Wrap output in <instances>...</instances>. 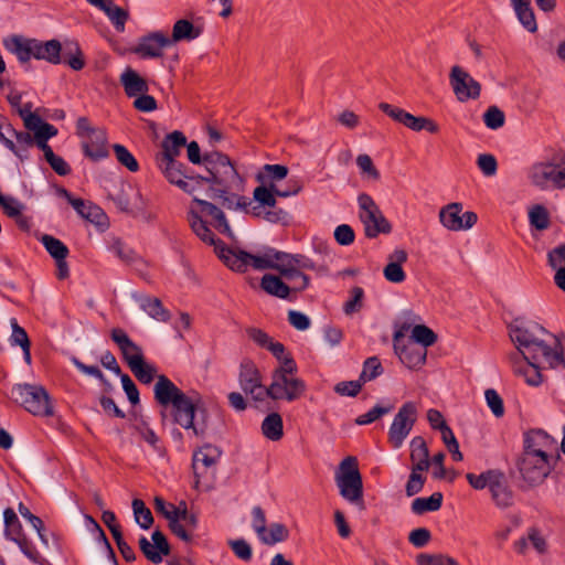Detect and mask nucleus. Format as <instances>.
<instances>
[{
    "mask_svg": "<svg viewBox=\"0 0 565 565\" xmlns=\"http://www.w3.org/2000/svg\"><path fill=\"white\" fill-rule=\"evenodd\" d=\"M156 403L161 407L162 424L168 415L171 422L194 436L203 438L209 427V412L198 392L191 395L180 390L168 376L159 375L153 387Z\"/></svg>",
    "mask_w": 565,
    "mask_h": 565,
    "instance_id": "nucleus-1",
    "label": "nucleus"
},
{
    "mask_svg": "<svg viewBox=\"0 0 565 565\" xmlns=\"http://www.w3.org/2000/svg\"><path fill=\"white\" fill-rule=\"evenodd\" d=\"M186 220L193 233L205 244L213 246L217 257L231 270L235 271L238 265L236 259L247 253L241 248L227 246L221 238H217L210 228L213 227L220 234L234 238V232L228 223L225 213L214 203L193 196L192 204L188 211Z\"/></svg>",
    "mask_w": 565,
    "mask_h": 565,
    "instance_id": "nucleus-2",
    "label": "nucleus"
},
{
    "mask_svg": "<svg viewBox=\"0 0 565 565\" xmlns=\"http://www.w3.org/2000/svg\"><path fill=\"white\" fill-rule=\"evenodd\" d=\"M509 334L512 342L516 345L520 354L525 361L543 359L551 369L565 370V352L558 339L554 340V345L545 343L540 335L547 331L540 323L525 321L523 318H515L509 326Z\"/></svg>",
    "mask_w": 565,
    "mask_h": 565,
    "instance_id": "nucleus-3",
    "label": "nucleus"
},
{
    "mask_svg": "<svg viewBox=\"0 0 565 565\" xmlns=\"http://www.w3.org/2000/svg\"><path fill=\"white\" fill-rule=\"evenodd\" d=\"M245 180L237 172L234 162H230L217 173L212 175L211 185L206 188V196L211 200H220L223 207L227 210H244L250 202L238 192L244 190Z\"/></svg>",
    "mask_w": 565,
    "mask_h": 565,
    "instance_id": "nucleus-4",
    "label": "nucleus"
},
{
    "mask_svg": "<svg viewBox=\"0 0 565 565\" xmlns=\"http://www.w3.org/2000/svg\"><path fill=\"white\" fill-rule=\"evenodd\" d=\"M279 363L280 365L271 372V383L266 394L273 401L299 399L305 394L307 385L303 380L295 377L298 366L294 356L288 352Z\"/></svg>",
    "mask_w": 565,
    "mask_h": 565,
    "instance_id": "nucleus-5",
    "label": "nucleus"
},
{
    "mask_svg": "<svg viewBox=\"0 0 565 565\" xmlns=\"http://www.w3.org/2000/svg\"><path fill=\"white\" fill-rule=\"evenodd\" d=\"M243 257L236 259L237 266L236 273H246L248 267H253L257 270L274 269L287 280L303 279V285H296L291 288L295 292H301L306 290L310 285V277L302 270L294 266L289 262L275 260L274 256H267V247L265 248L264 255H254L252 253H243Z\"/></svg>",
    "mask_w": 565,
    "mask_h": 565,
    "instance_id": "nucleus-6",
    "label": "nucleus"
},
{
    "mask_svg": "<svg viewBox=\"0 0 565 565\" xmlns=\"http://www.w3.org/2000/svg\"><path fill=\"white\" fill-rule=\"evenodd\" d=\"M11 399L34 416H53L51 396L43 385L19 383L11 388Z\"/></svg>",
    "mask_w": 565,
    "mask_h": 565,
    "instance_id": "nucleus-7",
    "label": "nucleus"
},
{
    "mask_svg": "<svg viewBox=\"0 0 565 565\" xmlns=\"http://www.w3.org/2000/svg\"><path fill=\"white\" fill-rule=\"evenodd\" d=\"M340 495L350 503L363 504V479L356 457H345L335 471Z\"/></svg>",
    "mask_w": 565,
    "mask_h": 565,
    "instance_id": "nucleus-8",
    "label": "nucleus"
},
{
    "mask_svg": "<svg viewBox=\"0 0 565 565\" xmlns=\"http://www.w3.org/2000/svg\"><path fill=\"white\" fill-rule=\"evenodd\" d=\"M3 519L6 539L14 542L23 555L32 563L39 565L49 564L47 559L39 553L34 544L24 534L22 524L12 508H7L3 511Z\"/></svg>",
    "mask_w": 565,
    "mask_h": 565,
    "instance_id": "nucleus-9",
    "label": "nucleus"
},
{
    "mask_svg": "<svg viewBox=\"0 0 565 565\" xmlns=\"http://www.w3.org/2000/svg\"><path fill=\"white\" fill-rule=\"evenodd\" d=\"M360 207L359 217L364 225L365 236L375 238L380 234H390L392 225L381 212L374 200L367 193L358 196Z\"/></svg>",
    "mask_w": 565,
    "mask_h": 565,
    "instance_id": "nucleus-10",
    "label": "nucleus"
},
{
    "mask_svg": "<svg viewBox=\"0 0 565 565\" xmlns=\"http://www.w3.org/2000/svg\"><path fill=\"white\" fill-rule=\"evenodd\" d=\"M516 467L522 479L531 487L541 484L552 470L547 452L522 451Z\"/></svg>",
    "mask_w": 565,
    "mask_h": 565,
    "instance_id": "nucleus-11",
    "label": "nucleus"
},
{
    "mask_svg": "<svg viewBox=\"0 0 565 565\" xmlns=\"http://www.w3.org/2000/svg\"><path fill=\"white\" fill-rule=\"evenodd\" d=\"M164 178L171 184L177 185L184 193L193 195L196 191L211 185L212 175L206 172L205 175L196 173L192 168L179 162L171 170L163 173Z\"/></svg>",
    "mask_w": 565,
    "mask_h": 565,
    "instance_id": "nucleus-12",
    "label": "nucleus"
},
{
    "mask_svg": "<svg viewBox=\"0 0 565 565\" xmlns=\"http://www.w3.org/2000/svg\"><path fill=\"white\" fill-rule=\"evenodd\" d=\"M238 383L242 391L252 396L255 402H264L269 398L268 386L263 384V376L256 363L248 358L241 361L238 372Z\"/></svg>",
    "mask_w": 565,
    "mask_h": 565,
    "instance_id": "nucleus-13",
    "label": "nucleus"
},
{
    "mask_svg": "<svg viewBox=\"0 0 565 565\" xmlns=\"http://www.w3.org/2000/svg\"><path fill=\"white\" fill-rule=\"evenodd\" d=\"M417 418V407L414 402H406L395 415L388 430V441L393 448H399L408 436Z\"/></svg>",
    "mask_w": 565,
    "mask_h": 565,
    "instance_id": "nucleus-14",
    "label": "nucleus"
},
{
    "mask_svg": "<svg viewBox=\"0 0 565 565\" xmlns=\"http://www.w3.org/2000/svg\"><path fill=\"white\" fill-rule=\"evenodd\" d=\"M185 145L186 137L179 130H174L163 138L161 151L154 157L156 164L162 174L180 162L177 158Z\"/></svg>",
    "mask_w": 565,
    "mask_h": 565,
    "instance_id": "nucleus-15",
    "label": "nucleus"
},
{
    "mask_svg": "<svg viewBox=\"0 0 565 565\" xmlns=\"http://www.w3.org/2000/svg\"><path fill=\"white\" fill-rule=\"evenodd\" d=\"M379 108L393 120L403 124L405 127L414 131L427 130L430 134H437L439 131V126L430 118L423 116L416 117L411 113L387 103H381Z\"/></svg>",
    "mask_w": 565,
    "mask_h": 565,
    "instance_id": "nucleus-16",
    "label": "nucleus"
},
{
    "mask_svg": "<svg viewBox=\"0 0 565 565\" xmlns=\"http://www.w3.org/2000/svg\"><path fill=\"white\" fill-rule=\"evenodd\" d=\"M451 88L459 102L477 99L481 94V85L462 67L455 65L449 74Z\"/></svg>",
    "mask_w": 565,
    "mask_h": 565,
    "instance_id": "nucleus-17",
    "label": "nucleus"
},
{
    "mask_svg": "<svg viewBox=\"0 0 565 565\" xmlns=\"http://www.w3.org/2000/svg\"><path fill=\"white\" fill-rule=\"evenodd\" d=\"M462 204L449 203L439 211L440 223L450 231H462L471 228L478 221L477 213L467 211L462 213Z\"/></svg>",
    "mask_w": 565,
    "mask_h": 565,
    "instance_id": "nucleus-18",
    "label": "nucleus"
},
{
    "mask_svg": "<svg viewBox=\"0 0 565 565\" xmlns=\"http://www.w3.org/2000/svg\"><path fill=\"white\" fill-rule=\"evenodd\" d=\"M188 149V159L193 164H203L205 171L211 175L217 173L226 164L232 162L231 158L221 151H205L201 153L200 146L196 141L185 145Z\"/></svg>",
    "mask_w": 565,
    "mask_h": 565,
    "instance_id": "nucleus-19",
    "label": "nucleus"
},
{
    "mask_svg": "<svg viewBox=\"0 0 565 565\" xmlns=\"http://www.w3.org/2000/svg\"><path fill=\"white\" fill-rule=\"evenodd\" d=\"M117 209L134 217L146 216V202L139 189L128 184L111 196Z\"/></svg>",
    "mask_w": 565,
    "mask_h": 565,
    "instance_id": "nucleus-20",
    "label": "nucleus"
},
{
    "mask_svg": "<svg viewBox=\"0 0 565 565\" xmlns=\"http://www.w3.org/2000/svg\"><path fill=\"white\" fill-rule=\"evenodd\" d=\"M170 45L172 41H169V36L161 31H154L142 35L130 52L141 58H158L163 56L162 50Z\"/></svg>",
    "mask_w": 565,
    "mask_h": 565,
    "instance_id": "nucleus-21",
    "label": "nucleus"
},
{
    "mask_svg": "<svg viewBox=\"0 0 565 565\" xmlns=\"http://www.w3.org/2000/svg\"><path fill=\"white\" fill-rule=\"evenodd\" d=\"M152 543L146 537L139 539V548L145 557L153 564H160L163 556L171 553V546L167 536L160 531L156 530L151 534Z\"/></svg>",
    "mask_w": 565,
    "mask_h": 565,
    "instance_id": "nucleus-22",
    "label": "nucleus"
},
{
    "mask_svg": "<svg viewBox=\"0 0 565 565\" xmlns=\"http://www.w3.org/2000/svg\"><path fill=\"white\" fill-rule=\"evenodd\" d=\"M35 41L36 39L12 34L3 39V46L17 56L20 64L26 65L31 57L35 58Z\"/></svg>",
    "mask_w": 565,
    "mask_h": 565,
    "instance_id": "nucleus-23",
    "label": "nucleus"
},
{
    "mask_svg": "<svg viewBox=\"0 0 565 565\" xmlns=\"http://www.w3.org/2000/svg\"><path fill=\"white\" fill-rule=\"evenodd\" d=\"M267 256H274L275 260L289 262L297 268L315 270L320 276H326L329 268L326 264H316L311 258L302 254H289L286 252L277 250L273 247H267Z\"/></svg>",
    "mask_w": 565,
    "mask_h": 565,
    "instance_id": "nucleus-24",
    "label": "nucleus"
},
{
    "mask_svg": "<svg viewBox=\"0 0 565 565\" xmlns=\"http://www.w3.org/2000/svg\"><path fill=\"white\" fill-rule=\"evenodd\" d=\"M81 147L83 154L93 162H98L109 157L105 129L100 128L87 138H83Z\"/></svg>",
    "mask_w": 565,
    "mask_h": 565,
    "instance_id": "nucleus-25",
    "label": "nucleus"
},
{
    "mask_svg": "<svg viewBox=\"0 0 565 565\" xmlns=\"http://www.w3.org/2000/svg\"><path fill=\"white\" fill-rule=\"evenodd\" d=\"M399 361L409 370H418L426 363L427 350L413 342H407L394 349Z\"/></svg>",
    "mask_w": 565,
    "mask_h": 565,
    "instance_id": "nucleus-26",
    "label": "nucleus"
},
{
    "mask_svg": "<svg viewBox=\"0 0 565 565\" xmlns=\"http://www.w3.org/2000/svg\"><path fill=\"white\" fill-rule=\"evenodd\" d=\"M204 31V23L199 19L195 23L188 19L177 20L172 28L171 38L169 41L173 43L182 41H193L198 39Z\"/></svg>",
    "mask_w": 565,
    "mask_h": 565,
    "instance_id": "nucleus-27",
    "label": "nucleus"
},
{
    "mask_svg": "<svg viewBox=\"0 0 565 565\" xmlns=\"http://www.w3.org/2000/svg\"><path fill=\"white\" fill-rule=\"evenodd\" d=\"M110 339L117 344L119 348L122 359L126 361L129 366V361L135 358L145 359L142 349L135 343L127 332L121 328H114L110 331Z\"/></svg>",
    "mask_w": 565,
    "mask_h": 565,
    "instance_id": "nucleus-28",
    "label": "nucleus"
},
{
    "mask_svg": "<svg viewBox=\"0 0 565 565\" xmlns=\"http://www.w3.org/2000/svg\"><path fill=\"white\" fill-rule=\"evenodd\" d=\"M407 257L405 249H395L388 255V263L383 269V275L387 281L401 284L406 279L403 264L407 262Z\"/></svg>",
    "mask_w": 565,
    "mask_h": 565,
    "instance_id": "nucleus-29",
    "label": "nucleus"
},
{
    "mask_svg": "<svg viewBox=\"0 0 565 565\" xmlns=\"http://www.w3.org/2000/svg\"><path fill=\"white\" fill-rule=\"evenodd\" d=\"M554 444V438L540 428L530 429L523 435V451L546 452Z\"/></svg>",
    "mask_w": 565,
    "mask_h": 565,
    "instance_id": "nucleus-30",
    "label": "nucleus"
},
{
    "mask_svg": "<svg viewBox=\"0 0 565 565\" xmlns=\"http://www.w3.org/2000/svg\"><path fill=\"white\" fill-rule=\"evenodd\" d=\"M134 298L152 319L161 322H168L171 319L170 311L163 307L159 298L149 295H135Z\"/></svg>",
    "mask_w": 565,
    "mask_h": 565,
    "instance_id": "nucleus-31",
    "label": "nucleus"
},
{
    "mask_svg": "<svg viewBox=\"0 0 565 565\" xmlns=\"http://www.w3.org/2000/svg\"><path fill=\"white\" fill-rule=\"evenodd\" d=\"M490 492L498 508L507 509L513 504V491L510 489L502 471H500V477L491 482Z\"/></svg>",
    "mask_w": 565,
    "mask_h": 565,
    "instance_id": "nucleus-32",
    "label": "nucleus"
},
{
    "mask_svg": "<svg viewBox=\"0 0 565 565\" xmlns=\"http://www.w3.org/2000/svg\"><path fill=\"white\" fill-rule=\"evenodd\" d=\"M120 84L128 97H137L141 93H148L147 81L131 67H127L120 75Z\"/></svg>",
    "mask_w": 565,
    "mask_h": 565,
    "instance_id": "nucleus-33",
    "label": "nucleus"
},
{
    "mask_svg": "<svg viewBox=\"0 0 565 565\" xmlns=\"http://www.w3.org/2000/svg\"><path fill=\"white\" fill-rule=\"evenodd\" d=\"M35 60H44L53 65L62 63V43L52 39L50 41H35Z\"/></svg>",
    "mask_w": 565,
    "mask_h": 565,
    "instance_id": "nucleus-34",
    "label": "nucleus"
},
{
    "mask_svg": "<svg viewBox=\"0 0 565 565\" xmlns=\"http://www.w3.org/2000/svg\"><path fill=\"white\" fill-rule=\"evenodd\" d=\"M411 460L414 470L427 471L429 469V450L422 436H415L411 441Z\"/></svg>",
    "mask_w": 565,
    "mask_h": 565,
    "instance_id": "nucleus-35",
    "label": "nucleus"
},
{
    "mask_svg": "<svg viewBox=\"0 0 565 565\" xmlns=\"http://www.w3.org/2000/svg\"><path fill=\"white\" fill-rule=\"evenodd\" d=\"M555 174L556 167L554 164L553 158L551 162H541L534 164L530 171L529 178L534 185L541 189H545L548 182L554 183V179H556Z\"/></svg>",
    "mask_w": 565,
    "mask_h": 565,
    "instance_id": "nucleus-36",
    "label": "nucleus"
},
{
    "mask_svg": "<svg viewBox=\"0 0 565 565\" xmlns=\"http://www.w3.org/2000/svg\"><path fill=\"white\" fill-rule=\"evenodd\" d=\"M260 288L268 295L289 299L291 288L281 279V276L265 274L260 280Z\"/></svg>",
    "mask_w": 565,
    "mask_h": 565,
    "instance_id": "nucleus-37",
    "label": "nucleus"
},
{
    "mask_svg": "<svg viewBox=\"0 0 565 565\" xmlns=\"http://www.w3.org/2000/svg\"><path fill=\"white\" fill-rule=\"evenodd\" d=\"M62 63L73 71H81L85 67V57L76 41H65L64 46L62 45Z\"/></svg>",
    "mask_w": 565,
    "mask_h": 565,
    "instance_id": "nucleus-38",
    "label": "nucleus"
},
{
    "mask_svg": "<svg viewBox=\"0 0 565 565\" xmlns=\"http://www.w3.org/2000/svg\"><path fill=\"white\" fill-rule=\"evenodd\" d=\"M262 433L271 441L280 440L284 436V422L280 414H268L262 423Z\"/></svg>",
    "mask_w": 565,
    "mask_h": 565,
    "instance_id": "nucleus-39",
    "label": "nucleus"
},
{
    "mask_svg": "<svg viewBox=\"0 0 565 565\" xmlns=\"http://www.w3.org/2000/svg\"><path fill=\"white\" fill-rule=\"evenodd\" d=\"M516 18L522 26L530 33L537 31V23L533 8L530 0H522L513 6Z\"/></svg>",
    "mask_w": 565,
    "mask_h": 565,
    "instance_id": "nucleus-40",
    "label": "nucleus"
},
{
    "mask_svg": "<svg viewBox=\"0 0 565 565\" xmlns=\"http://www.w3.org/2000/svg\"><path fill=\"white\" fill-rule=\"evenodd\" d=\"M289 169L284 164H265L256 174L255 179L259 183L275 184V181L284 180L288 175Z\"/></svg>",
    "mask_w": 565,
    "mask_h": 565,
    "instance_id": "nucleus-41",
    "label": "nucleus"
},
{
    "mask_svg": "<svg viewBox=\"0 0 565 565\" xmlns=\"http://www.w3.org/2000/svg\"><path fill=\"white\" fill-rule=\"evenodd\" d=\"M443 498L441 492H434L428 498H416L411 505L412 512L422 515L427 512L438 511L441 508Z\"/></svg>",
    "mask_w": 565,
    "mask_h": 565,
    "instance_id": "nucleus-42",
    "label": "nucleus"
},
{
    "mask_svg": "<svg viewBox=\"0 0 565 565\" xmlns=\"http://www.w3.org/2000/svg\"><path fill=\"white\" fill-rule=\"evenodd\" d=\"M541 363H545L543 359L526 361L525 366H514V373L524 376L525 382L531 386H539L543 382L541 374Z\"/></svg>",
    "mask_w": 565,
    "mask_h": 565,
    "instance_id": "nucleus-43",
    "label": "nucleus"
},
{
    "mask_svg": "<svg viewBox=\"0 0 565 565\" xmlns=\"http://www.w3.org/2000/svg\"><path fill=\"white\" fill-rule=\"evenodd\" d=\"M129 369L137 380L143 384H150L156 375V369L148 364L145 359H132L129 361Z\"/></svg>",
    "mask_w": 565,
    "mask_h": 565,
    "instance_id": "nucleus-44",
    "label": "nucleus"
},
{
    "mask_svg": "<svg viewBox=\"0 0 565 565\" xmlns=\"http://www.w3.org/2000/svg\"><path fill=\"white\" fill-rule=\"evenodd\" d=\"M409 342L415 343L418 347H424L427 350L428 347H431L437 341V334L425 324H416L412 329Z\"/></svg>",
    "mask_w": 565,
    "mask_h": 565,
    "instance_id": "nucleus-45",
    "label": "nucleus"
},
{
    "mask_svg": "<svg viewBox=\"0 0 565 565\" xmlns=\"http://www.w3.org/2000/svg\"><path fill=\"white\" fill-rule=\"evenodd\" d=\"M289 537V530L282 523H271L266 529L265 534L259 536V540L266 545H275L280 542L287 541Z\"/></svg>",
    "mask_w": 565,
    "mask_h": 565,
    "instance_id": "nucleus-46",
    "label": "nucleus"
},
{
    "mask_svg": "<svg viewBox=\"0 0 565 565\" xmlns=\"http://www.w3.org/2000/svg\"><path fill=\"white\" fill-rule=\"evenodd\" d=\"M41 242L54 260L63 259L68 256V247L61 239L45 234L42 236Z\"/></svg>",
    "mask_w": 565,
    "mask_h": 565,
    "instance_id": "nucleus-47",
    "label": "nucleus"
},
{
    "mask_svg": "<svg viewBox=\"0 0 565 565\" xmlns=\"http://www.w3.org/2000/svg\"><path fill=\"white\" fill-rule=\"evenodd\" d=\"M498 477H500V470L498 469H489L480 475L472 472L466 475L469 484L476 490H483L484 488L490 489L491 482Z\"/></svg>",
    "mask_w": 565,
    "mask_h": 565,
    "instance_id": "nucleus-48",
    "label": "nucleus"
},
{
    "mask_svg": "<svg viewBox=\"0 0 565 565\" xmlns=\"http://www.w3.org/2000/svg\"><path fill=\"white\" fill-rule=\"evenodd\" d=\"M530 225L537 231H544L550 227V213L544 205L536 204L529 212Z\"/></svg>",
    "mask_w": 565,
    "mask_h": 565,
    "instance_id": "nucleus-49",
    "label": "nucleus"
},
{
    "mask_svg": "<svg viewBox=\"0 0 565 565\" xmlns=\"http://www.w3.org/2000/svg\"><path fill=\"white\" fill-rule=\"evenodd\" d=\"M384 372V367L381 360L377 356H370L363 362V369L360 374L362 383H366L375 380Z\"/></svg>",
    "mask_w": 565,
    "mask_h": 565,
    "instance_id": "nucleus-50",
    "label": "nucleus"
},
{
    "mask_svg": "<svg viewBox=\"0 0 565 565\" xmlns=\"http://www.w3.org/2000/svg\"><path fill=\"white\" fill-rule=\"evenodd\" d=\"M132 510L136 522L140 525V527L143 530L150 529L153 524V516L150 509L146 507L145 502L141 499H134Z\"/></svg>",
    "mask_w": 565,
    "mask_h": 565,
    "instance_id": "nucleus-51",
    "label": "nucleus"
},
{
    "mask_svg": "<svg viewBox=\"0 0 565 565\" xmlns=\"http://www.w3.org/2000/svg\"><path fill=\"white\" fill-rule=\"evenodd\" d=\"M113 150L117 161L130 172L139 170V163L127 147L120 143L113 145Z\"/></svg>",
    "mask_w": 565,
    "mask_h": 565,
    "instance_id": "nucleus-52",
    "label": "nucleus"
},
{
    "mask_svg": "<svg viewBox=\"0 0 565 565\" xmlns=\"http://www.w3.org/2000/svg\"><path fill=\"white\" fill-rule=\"evenodd\" d=\"M131 428L136 433H138L141 439L149 444L153 448V450L160 451V439L156 431L149 426V423L147 420L141 419L139 423L134 424Z\"/></svg>",
    "mask_w": 565,
    "mask_h": 565,
    "instance_id": "nucleus-53",
    "label": "nucleus"
},
{
    "mask_svg": "<svg viewBox=\"0 0 565 565\" xmlns=\"http://www.w3.org/2000/svg\"><path fill=\"white\" fill-rule=\"evenodd\" d=\"M253 198L257 203L266 207H275L277 203L274 193V184L271 183H260L256 186L253 192Z\"/></svg>",
    "mask_w": 565,
    "mask_h": 565,
    "instance_id": "nucleus-54",
    "label": "nucleus"
},
{
    "mask_svg": "<svg viewBox=\"0 0 565 565\" xmlns=\"http://www.w3.org/2000/svg\"><path fill=\"white\" fill-rule=\"evenodd\" d=\"M83 218L96 225L102 231L108 226L107 214L103 211V209L92 202H88L87 211Z\"/></svg>",
    "mask_w": 565,
    "mask_h": 565,
    "instance_id": "nucleus-55",
    "label": "nucleus"
},
{
    "mask_svg": "<svg viewBox=\"0 0 565 565\" xmlns=\"http://www.w3.org/2000/svg\"><path fill=\"white\" fill-rule=\"evenodd\" d=\"M394 408L393 405L382 406L376 404L372 409L367 413L360 415L355 418L356 425H369L381 418L382 416L388 414Z\"/></svg>",
    "mask_w": 565,
    "mask_h": 565,
    "instance_id": "nucleus-56",
    "label": "nucleus"
},
{
    "mask_svg": "<svg viewBox=\"0 0 565 565\" xmlns=\"http://www.w3.org/2000/svg\"><path fill=\"white\" fill-rule=\"evenodd\" d=\"M23 120V125L28 131L33 132L35 136L45 131L47 128H55L52 124L43 120L36 113L28 114L21 118Z\"/></svg>",
    "mask_w": 565,
    "mask_h": 565,
    "instance_id": "nucleus-57",
    "label": "nucleus"
},
{
    "mask_svg": "<svg viewBox=\"0 0 565 565\" xmlns=\"http://www.w3.org/2000/svg\"><path fill=\"white\" fill-rule=\"evenodd\" d=\"M351 297L343 305V311L345 315H353L359 312L363 307L364 290L362 287L354 286L351 291Z\"/></svg>",
    "mask_w": 565,
    "mask_h": 565,
    "instance_id": "nucleus-58",
    "label": "nucleus"
},
{
    "mask_svg": "<svg viewBox=\"0 0 565 565\" xmlns=\"http://www.w3.org/2000/svg\"><path fill=\"white\" fill-rule=\"evenodd\" d=\"M57 134L58 130L56 127L53 129L46 127L45 131L35 136L34 146H36L43 152L45 160L54 154L52 147L49 145V140L55 137Z\"/></svg>",
    "mask_w": 565,
    "mask_h": 565,
    "instance_id": "nucleus-59",
    "label": "nucleus"
},
{
    "mask_svg": "<svg viewBox=\"0 0 565 565\" xmlns=\"http://www.w3.org/2000/svg\"><path fill=\"white\" fill-rule=\"evenodd\" d=\"M483 122L490 129H499L505 122L504 113L497 106H490L483 114Z\"/></svg>",
    "mask_w": 565,
    "mask_h": 565,
    "instance_id": "nucleus-60",
    "label": "nucleus"
},
{
    "mask_svg": "<svg viewBox=\"0 0 565 565\" xmlns=\"http://www.w3.org/2000/svg\"><path fill=\"white\" fill-rule=\"evenodd\" d=\"M422 472L423 471L414 470L412 467V472L405 486V492L407 497H413L423 490L427 478Z\"/></svg>",
    "mask_w": 565,
    "mask_h": 565,
    "instance_id": "nucleus-61",
    "label": "nucleus"
},
{
    "mask_svg": "<svg viewBox=\"0 0 565 565\" xmlns=\"http://www.w3.org/2000/svg\"><path fill=\"white\" fill-rule=\"evenodd\" d=\"M106 15L113 22L115 29L118 32H122L125 30V23L128 20V12L124 10L122 8L116 6L114 1H111V4L109 6L108 11H104Z\"/></svg>",
    "mask_w": 565,
    "mask_h": 565,
    "instance_id": "nucleus-62",
    "label": "nucleus"
},
{
    "mask_svg": "<svg viewBox=\"0 0 565 565\" xmlns=\"http://www.w3.org/2000/svg\"><path fill=\"white\" fill-rule=\"evenodd\" d=\"M0 206L6 215L13 218L25 210V205L18 199L7 195L0 201Z\"/></svg>",
    "mask_w": 565,
    "mask_h": 565,
    "instance_id": "nucleus-63",
    "label": "nucleus"
},
{
    "mask_svg": "<svg viewBox=\"0 0 565 565\" xmlns=\"http://www.w3.org/2000/svg\"><path fill=\"white\" fill-rule=\"evenodd\" d=\"M547 264L554 270L565 268V244H559L547 253Z\"/></svg>",
    "mask_w": 565,
    "mask_h": 565,
    "instance_id": "nucleus-64",
    "label": "nucleus"
}]
</instances>
